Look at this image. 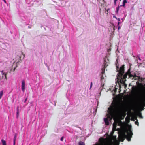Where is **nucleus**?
<instances>
[{
	"label": "nucleus",
	"mask_w": 145,
	"mask_h": 145,
	"mask_svg": "<svg viewBox=\"0 0 145 145\" xmlns=\"http://www.w3.org/2000/svg\"><path fill=\"white\" fill-rule=\"evenodd\" d=\"M21 57H22V56H20V58L21 59Z\"/></svg>",
	"instance_id": "473e14b6"
},
{
	"label": "nucleus",
	"mask_w": 145,
	"mask_h": 145,
	"mask_svg": "<svg viewBox=\"0 0 145 145\" xmlns=\"http://www.w3.org/2000/svg\"><path fill=\"white\" fill-rule=\"evenodd\" d=\"M19 107H17V117L18 118V115H19Z\"/></svg>",
	"instance_id": "4468645a"
},
{
	"label": "nucleus",
	"mask_w": 145,
	"mask_h": 145,
	"mask_svg": "<svg viewBox=\"0 0 145 145\" xmlns=\"http://www.w3.org/2000/svg\"><path fill=\"white\" fill-rule=\"evenodd\" d=\"M104 121L105 123V124L107 125H109V122L108 118H104Z\"/></svg>",
	"instance_id": "0eeeda50"
},
{
	"label": "nucleus",
	"mask_w": 145,
	"mask_h": 145,
	"mask_svg": "<svg viewBox=\"0 0 145 145\" xmlns=\"http://www.w3.org/2000/svg\"><path fill=\"white\" fill-rule=\"evenodd\" d=\"M138 83V82H136L137 84Z\"/></svg>",
	"instance_id": "f704fd0d"
},
{
	"label": "nucleus",
	"mask_w": 145,
	"mask_h": 145,
	"mask_svg": "<svg viewBox=\"0 0 145 145\" xmlns=\"http://www.w3.org/2000/svg\"><path fill=\"white\" fill-rule=\"evenodd\" d=\"M109 116H110L111 118H112L114 116V113L112 110H110L109 113Z\"/></svg>",
	"instance_id": "423d86ee"
},
{
	"label": "nucleus",
	"mask_w": 145,
	"mask_h": 145,
	"mask_svg": "<svg viewBox=\"0 0 145 145\" xmlns=\"http://www.w3.org/2000/svg\"><path fill=\"white\" fill-rule=\"evenodd\" d=\"M114 18H116L117 19L116 17L115 16H113Z\"/></svg>",
	"instance_id": "c85d7f7f"
},
{
	"label": "nucleus",
	"mask_w": 145,
	"mask_h": 145,
	"mask_svg": "<svg viewBox=\"0 0 145 145\" xmlns=\"http://www.w3.org/2000/svg\"><path fill=\"white\" fill-rule=\"evenodd\" d=\"M142 105L144 107H145V98H143L142 99L141 101Z\"/></svg>",
	"instance_id": "1a4fd4ad"
},
{
	"label": "nucleus",
	"mask_w": 145,
	"mask_h": 145,
	"mask_svg": "<svg viewBox=\"0 0 145 145\" xmlns=\"http://www.w3.org/2000/svg\"><path fill=\"white\" fill-rule=\"evenodd\" d=\"M25 83L24 80L22 81V89L23 91H24L25 89Z\"/></svg>",
	"instance_id": "39448f33"
},
{
	"label": "nucleus",
	"mask_w": 145,
	"mask_h": 145,
	"mask_svg": "<svg viewBox=\"0 0 145 145\" xmlns=\"http://www.w3.org/2000/svg\"><path fill=\"white\" fill-rule=\"evenodd\" d=\"M104 86V84H103L102 85V86Z\"/></svg>",
	"instance_id": "c9c22d12"
},
{
	"label": "nucleus",
	"mask_w": 145,
	"mask_h": 145,
	"mask_svg": "<svg viewBox=\"0 0 145 145\" xmlns=\"http://www.w3.org/2000/svg\"><path fill=\"white\" fill-rule=\"evenodd\" d=\"M117 124L116 123H114L113 124V130L115 129L116 127Z\"/></svg>",
	"instance_id": "ddd939ff"
},
{
	"label": "nucleus",
	"mask_w": 145,
	"mask_h": 145,
	"mask_svg": "<svg viewBox=\"0 0 145 145\" xmlns=\"http://www.w3.org/2000/svg\"><path fill=\"white\" fill-rule=\"evenodd\" d=\"M118 21H120V18H118Z\"/></svg>",
	"instance_id": "7c9ffc66"
},
{
	"label": "nucleus",
	"mask_w": 145,
	"mask_h": 145,
	"mask_svg": "<svg viewBox=\"0 0 145 145\" xmlns=\"http://www.w3.org/2000/svg\"><path fill=\"white\" fill-rule=\"evenodd\" d=\"M24 54H23V57L22 58H23L24 57Z\"/></svg>",
	"instance_id": "cd10ccee"
},
{
	"label": "nucleus",
	"mask_w": 145,
	"mask_h": 145,
	"mask_svg": "<svg viewBox=\"0 0 145 145\" xmlns=\"http://www.w3.org/2000/svg\"><path fill=\"white\" fill-rule=\"evenodd\" d=\"M16 135L14 137V144H15V140H16Z\"/></svg>",
	"instance_id": "a211bd4d"
},
{
	"label": "nucleus",
	"mask_w": 145,
	"mask_h": 145,
	"mask_svg": "<svg viewBox=\"0 0 145 145\" xmlns=\"http://www.w3.org/2000/svg\"><path fill=\"white\" fill-rule=\"evenodd\" d=\"M3 0L5 3H7V2L5 0Z\"/></svg>",
	"instance_id": "a878e982"
},
{
	"label": "nucleus",
	"mask_w": 145,
	"mask_h": 145,
	"mask_svg": "<svg viewBox=\"0 0 145 145\" xmlns=\"http://www.w3.org/2000/svg\"><path fill=\"white\" fill-rule=\"evenodd\" d=\"M3 90L1 91L0 92V99H1V98L2 96H3Z\"/></svg>",
	"instance_id": "dca6fc26"
},
{
	"label": "nucleus",
	"mask_w": 145,
	"mask_h": 145,
	"mask_svg": "<svg viewBox=\"0 0 145 145\" xmlns=\"http://www.w3.org/2000/svg\"><path fill=\"white\" fill-rule=\"evenodd\" d=\"M1 141L3 145H6V141L5 140H2Z\"/></svg>",
	"instance_id": "2eb2a0df"
},
{
	"label": "nucleus",
	"mask_w": 145,
	"mask_h": 145,
	"mask_svg": "<svg viewBox=\"0 0 145 145\" xmlns=\"http://www.w3.org/2000/svg\"><path fill=\"white\" fill-rule=\"evenodd\" d=\"M105 69H104L103 70H102L101 72V80L102 81L103 79H104L103 77V74L104 73H105Z\"/></svg>",
	"instance_id": "6e6552de"
},
{
	"label": "nucleus",
	"mask_w": 145,
	"mask_h": 145,
	"mask_svg": "<svg viewBox=\"0 0 145 145\" xmlns=\"http://www.w3.org/2000/svg\"><path fill=\"white\" fill-rule=\"evenodd\" d=\"M117 0H114V2L115 4H116V2Z\"/></svg>",
	"instance_id": "4be33fe9"
},
{
	"label": "nucleus",
	"mask_w": 145,
	"mask_h": 145,
	"mask_svg": "<svg viewBox=\"0 0 145 145\" xmlns=\"http://www.w3.org/2000/svg\"><path fill=\"white\" fill-rule=\"evenodd\" d=\"M139 116L140 117H141L142 118V116L141 114H140V115Z\"/></svg>",
	"instance_id": "bb28decb"
},
{
	"label": "nucleus",
	"mask_w": 145,
	"mask_h": 145,
	"mask_svg": "<svg viewBox=\"0 0 145 145\" xmlns=\"http://www.w3.org/2000/svg\"><path fill=\"white\" fill-rule=\"evenodd\" d=\"M120 29V26H118V29Z\"/></svg>",
	"instance_id": "2f4dec72"
},
{
	"label": "nucleus",
	"mask_w": 145,
	"mask_h": 145,
	"mask_svg": "<svg viewBox=\"0 0 145 145\" xmlns=\"http://www.w3.org/2000/svg\"><path fill=\"white\" fill-rule=\"evenodd\" d=\"M135 123L136 124V125H138V124H139V123L137 121H135Z\"/></svg>",
	"instance_id": "aec40b11"
},
{
	"label": "nucleus",
	"mask_w": 145,
	"mask_h": 145,
	"mask_svg": "<svg viewBox=\"0 0 145 145\" xmlns=\"http://www.w3.org/2000/svg\"><path fill=\"white\" fill-rule=\"evenodd\" d=\"M120 1H121V0H119Z\"/></svg>",
	"instance_id": "e433bc0d"
},
{
	"label": "nucleus",
	"mask_w": 145,
	"mask_h": 145,
	"mask_svg": "<svg viewBox=\"0 0 145 145\" xmlns=\"http://www.w3.org/2000/svg\"><path fill=\"white\" fill-rule=\"evenodd\" d=\"M108 65L106 64L105 62L104 63V67L103 69H102V70H103L104 69H105V68L108 66Z\"/></svg>",
	"instance_id": "f8f14e48"
},
{
	"label": "nucleus",
	"mask_w": 145,
	"mask_h": 145,
	"mask_svg": "<svg viewBox=\"0 0 145 145\" xmlns=\"http://www.w3.org/2000/svg\"><path fill=\"white\" fill-rule=\"evenodd\" d=\"M80 145H83V142H82V143H80L79 144Z\"/></svg>",
	"instance_id": "393cba45"
},
{
	"label": "nucleus",
	"mask_w": 145,
	"mask_h": 145,
	"mask_svg": "<svg viewBox=\"0 0 145 145\" xmlns=\"http://www.w3.org/2000/svg\"><path fill=\"white\" fill-rule=\"evenodd\" d=\"M124 65H123L120 67L119 70H117L118 72V73L117 75V79L118 80L117 81H118V82H119L120 83L124 84L125 87H126L127 85L125 83V81L126 80V78L127 75H129V78H131L133 77L135 78V79L136 80L137 79L135 78H138V77L135 74L133 75L131 74L130 72L131 68H129L127 72L123 75L124 73Z\"/></svg>",
	"instance_id": "f257e3e1"
},
{
	"label": "nucleus",
	"mask_w": 145,
	"mask_h": 145,
	"mask_svg": "<svg viewBox=\"0 0 145 145\" xmlns=\"http://www.w3.org/2000/svg\"><path fill=\"white\" fill-rule=\"evenodd\" d=\"M92 82H91V84H90V89H91V88L92 87Z\"/></svg>",
	"instance_id": "412c9836"
},
{
	"label": "nucleus",
	"mask_w": 145,
	"mask_h": 145,
	"mask_svg": "<svg viewBox=\"0 0 145 145\" xmlns=\"http://www.w3.org/2000/svg\"><path fill=\"white\" fill-rule=\"evenodd\" d=\"M63 137H62L61 138V141H63Z\"/></svg>",
	"instance_id": "b1692460"
},
{
	"label": "nucleus",
	"mask_w": 145,
	"mask_h": 145,
	"mask_svg": "<svg viewBox=\"0 0 145 145\" xmlns=\"http://www.w3.org/2000/svg\"><path fill=\"white\" fill-rule=\"evenodd\" d=\"M127 0H123V5H120V6H122L123 7H124L125 5V4L126 3H127Z\"/></svg>",
	"instance_id": "9b49d317"
},
{
	"label": "nucleus",
	"mask_w": 145,
	"mask_h": 145,
	"mask_svg": "<svg viewBox=\"0 0 145 145\" xmlns=\"http://www.w3.org/2000/svg\"><path fill=\"white\" fill-rule=\"evenodd\" d=\"M114 143L115 145H119V142L116 139L114 141Z\"/></svg>",
	"instance_id": "9d476101"
},
{
	"label": "nucleus",
	"mask_w": 145,
	"mask_h": 145,
	"mask_svg": "<svg viewBox=\"0 0 145 145\" xmlns=\"http://www.w3.org/2000/svg\"><path fill=\"white\" fill-rule=\"evenodd\" d=\"M119 23H120L119 22H118V25H119Z\"/></svg>",
	"instance_id": "c756f323"
},
{
	"label": "nucleus",
	"mask_w": 145,
	"mask_h": 145,
	"mask_svg": "<svg viewBox=\"0 0 145 145\" xmlns=\"http://www.w3.org/2000/svg\"><path fill=\"white\" fill-rule=\"evenodd\" d=\"M95 145H111L110 144L107 142L105 139L103 138H101L99 140V142H97Z\"/></svg>",
	"instance_id": "7ed1b4c3"
},
{
	"label": "nucleus",
	"mask_w": 145,
	"mask_h": 145,
	"mask_svg": "<svg viewBox=\"0 0 145 145\" xmlns=\"http://www.w3.org/2000/svg\"><path fill=\"white\" fill-rule=\"evenodd\" d=\"M116 12L117 13H118V10H119V7H118L116 8Z\"/></svg>",
	"instance_id": "6ab92c4d"
},
{
	"label": "nucleus",
	"mask_w": 145,
	"mask_h": 145,
	"mask_svg": "<svg viewBox=\"0 0 145 145\" xmlns=\"http://www.w3.org/2000/svg\"><path fill=\"white\" fill-rule=\"evenodd\" d=\"M29 27V28H31V27H29H29Z\"/></svg>",
	"instance_id": "72a5a7b5"
},
{
	"label": "nucleus",
	"mask_w": 145,
	"mask_h": 145,
	"mask_svg": "<svg viewBox=\"0 0 145 145\" xmlns=\"http://www.w3.org/2000/svg\"><path fill=\"white\" fill-rule=\"evenodd\" d=\"M116 108L118 112H121L124 110V107L123 104H120L117 106Z\"/></svg>",
	"instance_id": "20e7f679"
},
{
	"label": "nucleus",
	"mask_w": 145,
	"mask_h": 145,
	"mask_svg": "<svg viewBox=\"0 0 145 145\" xmlns=\"http://www.w3.org/2000/svg\"><path fill=\"white\" fill-rule=\"evenodd\" d=\"M133 134L132 131L131 130L128 131L126 129H121L119 131V140L123 142L126 138L128 141H130L131 140V138L132 137Z\"/></svg>",
	"instance_id": "f03ea898"
},
{
	"label": "nucleus",
	"mask_w": 145,
	"mask_h": 145,
	"mask_svg": "<svg viewBox=\"0 0 145 145\" xmlns=\"http://www.w3.org/2000/svg\"><path fill=\"white\" fill-rule=\"evenodd\" d=\"M4 76L5 77V79H7V77H6V74L5 73H3V77Z\"/></svg>",
	"instance_id": "f3484780"
},
{
	"label": "nucleus",
	"mask_w": 145,
	"mask_h": 145,
	"mask_svg": "<svg viewBox=\"0 0 145 145\" xmlns=\"http://www.w3.org/2000/svg\"><path fill=\"white\" fill-rule=\"evenodd\" d=\"M27 97L26 98V99H25L24 101V103H25L27 101Z\"/></svg>",
	"instance_id": "5701e85b"
}]
</instances>
